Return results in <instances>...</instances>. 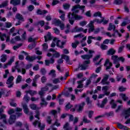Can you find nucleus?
<instances>
[{"mask_svg": "<svg viewBox=\"0 0 130 130\" xmlns=\"http://www.w3.org/2000/svg\"><path fill=\"white\" fill-rule=\"evenodd\" d=\"M48 13V12L47 11V10H41V9H38L36 11L37 15L41 16H42V15H45V14H47Z\"/></svg>", "mask_w": 130, "mask_h": 130, "instance_id": "16", "label": "nucleus"}, {"mask_svg": "<svg viewBox=\"0 0 130 130\" xmlns=\"http://www.w3.org/2000/svg\"><path fill=\"white\" fill-rule=\"evenodd\" d=\"M79 25H80V26H81L82 27H84V26H86V25H87V21H81L79 23Z\"/></svg>", "mask_w": 130, "mask_h": 130, "instance_id": "61", "label": "nucleus"}, {"mask_svg": "<svg viewBox=\"0 0 130 130\" xmlns=\"http://www.w3.org/2000/svg\"><path fill=\"white\" fill-rule=\"evenodd\" d=\"M73 105H71L70 103H68L66 106H65V110H66V111H68V110H70V109H71V108H72L73 107Z\"/></svg>", "mask_w": 130, "mask_h": 130, "instance_id": "38", "label": "nucleus"}, {"mask_svg": "<svg viewBox=\"0 0 130 130\" xmlns=\"http://www.w3.org/2000/svg\"><path fill=\"white\" fill-rule=\"evenodd\" d=\"M105 115H106L107 116H108V117L113 116V115H114V113H113V111H111L108 113H106Z\"/></svg>", "mask_w": 130, "mask_h": 130, "instance_id": "60", "label": "nucleus"}, {"mask_svg": "<svg viewBox=\"0 0 130 130\" xmlns=\"http://www.w3.org/2000/svg\"><path fill=\"white\" fill-rule=\"evenodd\" d=\"M119 96H120V97H121L122 100L124 102H126V101H127V100H128V98L127 96H126V94L125 93H120L119 94Z\"/></svg>", "mask_w": 130, "mask_h": 130, "instance_id": "26", "label": "nucleus"}, {"mask_svg": "<svg viewBox=\"0 0 130 130\" xmlns=\"http://www.w3.org/2000/svg\"><path fill=\"white\" fill-rule=\"evenodd\" d=\"M82 83H83V81L82 80L77 81V84H78V85L77 86L78 89H82V88L84 87V85Z\"/></svg>", "mask_w": 130, "mask_h": 130, "instance_id": "39", "label": "nucleus"}, {"mask_svg": "<svg viewBox=\"0 0 130 130\" xmlns=\"http://www.w3.org/2000/svg\"><path fill=\"white\" fill-rule=\"evenodd\" d=\"M118 56L113 55L111 56V59L113 60L114 63H116V62H118Z\"/></svg>", "mask_w": 130, "mask_h": 130, "instance_id": "34", "label": "nucleus"}, {"mask_svg": "<svg viewBox=\"0 0 130 130\" xmlns=\"http://www.w3.org/2000/svg\"><path fill=\"white\" fill-rule=\"evenodd\" d=\"M40 73L43 75V76H45L46 74V70H45V68H42L41 69Z\"/></svg>", "mask_w": 130, "mask_h": 130, "instance_id": "59", "label": "nucleus"}, {"mask_svg": "<svg viewBox=\"0 0 130 130\" xmlns=\"http://www.w3.org/2000/svg\"><path fill=\"white\" fill-rule=\"evenodd\" d=\"M51 114H52V115H54V117L55 118L56 117H57V111L55 110H52L51 111Z\"/></svg>", "mask_w": 130, "mask_h": 130, "instance_id": "51", "label": "nucleus"}, {"mask_svg": "<svg viewBox=\"0 0 130 130\" xmlns=\"http://www.w3.org/2000/svg\"><path fill=\"white\" fill-rule=\"evenodd\" d=\"M63 129L64 130H72L73 128L71 126H70V123L67 122L63 127Z\"/></svg>", "mask_w": 130, "mask_h": 130, "instance_id": "30", "label": "nucleus"}, {"mask_svg": "<svg viewBox=\"0 0 130 130\" xmlns=\"http://www.w3.org/2000/svg\"><path fill=\"white\" fill-rule=\"evenodd\" d=\"M68 116H69V122H71L72 121H74V115L73 114H68Z\"/></svg>", "mask_w": 130, "mask_h": 130, "instance_id": "54", "label": "nucleus"}, {"mask_svg": "<svg viewBox=\"0 0 130 130\" xmlns=\"http://www.w3.org/2000/svg\"><path fill=\"white\" fill-rule=\"evenodd\" d=\"M53 30L54 31L55 34H56V35H59V34H60V31L59 30V29H58V28L55 27L53 28Z\"/></svg>", "mask_w": 130, "mask_h": 130, "instance_id": "58", "label": "nucleus"}, {"mask_svg": "<svg viewBox=\"0 0 130 130\" xmlns=\"http://www.w3.org/2000/svg\"><path fill=\"white\" fill-rule=\"evenodd\" d=\"M83 31V27H78V26H75L73 29H72V33H77V32H82Z\"/></svg>", "mask_w": 130, "mask_h": 130, "instance_id": "17", "label": "nucleus"}, {"mask_svg": "<svg viewBox=\"0 0 130 130\" xmlns=\"http://www.w3.org/2000/svg\"><path fill=\"white\" fill-rule=\"evenodd\" d=\"M48 87H52V84L47 83L45 87H42L41 88V90L39 91V95H40V96H44V94H45V92H46L49 90V88Z\"/></svg>", "mask_w": 130, "mask_h": 130, "instance_id": "6", "label": "nucleus"}, {"mask_svg": "<svg viewBox=\"0 0 130 130\" xmlns=\"http://www.w3.org/2000/svg\"><path fill=\"white\" fill-rule=\"evenodd\" d=\"M68 77H70V74H69V72L66 73L64 78H63V77L61 76L60 78V80L61 81H63V80H67V78H68Z\"/></svg>", "mask_w": 130, "mask_h": 130, "instance_id": "52", "label": "nucleus"}, {"mask_svg": "<svg viewBox=\"0 0 130 130\" xmlns=\"http://www.w3.org/2000/svg\"><path fill=\"white\" fill-rule=\"evenodd\" d=\"M61 56V58L57 60V63H58V64H60L61 63H62L63 62V59H65L66 63L68 64H72V63H71V61L70 60V56L64 54H62Z\"/></svg>", "mask_w": 130, "mask_h": 130, "instance_id": "5", "label": "nucleus"}, {"mask_svg": "<svg viewBox=\"0 0 130 130\" xmlns=\"http://www.w3.org/2000/svg\"><path fill=\"white\" fill-rule=\"evenodd\" d=\"M10 74V72L9 71V70H5V74L3 75V78L4 79H7L8 78V75Z\"/></svg>", "mask_w": 130, "mask_h": 130, "instance_id": "57", "label": "nucleus"}, {"mask_svg": "<svg viewBox=\"0 0 130 130\" xmlns=\"http://www.w3.org/2000/svg\"><path fill=\"white\" fill-rule=\"evenodd\" d=\"M8 113L10 115L8 122L9 124H13L16 121V115L13 114V113H15V110L11 109L8 111Z\"/></svg>", "mask_w": 130, "mask_h": 130, "instance_id": "4", "label": "nucleus"}, {"mask_svg": "<svg viewBox=\"0 0 130 130\" xmlns=\"http://www.w3.org/2000/svg\"><path fill=\"white\" fill-rule=\"evenodd\" d=\"M54 59H53V58H51L50 60H48V59H46L45 60V65L47 67H49L50 63L53 64L54 63Z\"/></svg>", "mask_w": 130, "mask_h": 130, "instance_id": "20", "label": "nucleus"}, {"mask_svg": "<svg viewBox=\"0 0 130 130\" xmlns=\"http://www.w3.org/2000/svg\"><path fill=\"white\" fill-rule=\"evenodd\" d=\"M0 91L3 97H9L10 96V90L7 91L6 88H1Z\"/></svg>", "mask_w": 130, "mask_h": 130, "instance_id": "12", "label": "nucleus"}, {"mask_svg": "<svg viewBox=\"0 0 130 130\" xmlns=\"http://www.w3.org/2000/svg\"><path fill=\"white\" fill-rule=\"evenodd\" d=\"M23 44L22 43H20L17 44V45L16 46H14L13 48L14 50H17V49H18V48H20V47H21V46H22Z\"/></svg>", "mask_w": 130, "mask_h": 130, "instance_id": "49", "label": "nucleus"}, {"mask_svg": "<svg viewBox=\"0 0 130 130\" xmlns=\"http://www.w3.org/2000/svg\"><path fill=\"white\" fill-rule=\"evenodd\" d=\"M101 48L102 50H106V49H107V48H108V46H107L106 45H104V44H102L101 45Z\"/></svg>", "mask_w": 130, "mask_h": 130, "instance_id": "50", "label": "nucleus"}, {"mask_svg": "<svg viewBox=\"0 0 130 130\" xmlns=\"http://www.w3.org/2000/svg\"><path fill=\"white\" fill-rule=\"evenodd\" d=\"M49 75H51L52 77H53V78H55V77H56V74H55V70H51L50 72L49 73Z\"/></svg>", "mask_w": 130, "mask_h": 130, "instance_id": "42", "label": "nucleus"}, {"mask_svg": "<svg viewBox=\"0 0 130 130\" xmlns=\"http://www.w3.org/2000/svg\"><path fill=\"white\" fill-rule=\"evenodd\" d=\"M54 24H55L56 26H59L61 30L64 29V24L61 23V21L59 19L54 21Z\"/></svg>", "mask_w": 130, "mask_h": 130, "instance_id": "11", "label": "nucleus"}, {"mask_svg": "<svg viewBox=\"0 0 130 130\" xmlns=\"http://www.w3.org/2000/svg\"><path fill=\"white\" fill-rule=\"evenodd\" d=\"M130 24V19H128V16H126L124 18V21H123L121 24V27H125L126 25Z\"/></svg>", "mask_w": 130, "mask_h": 130, "instance_id": "13", "label": "nucleus"}, {"mask_svg": "<svg viewBox=\"0 0 130 130\" xmlns=\"http://www.w3.org/2000/svg\"><path fill=\"white\" fill-rule=\"evenodd\" d=\"M63 7L64 10H69L71 7V5H70V4H65L63 5Z\"/></svg>", "mask_w": 130, "mask_h": 130, "instance_id": "63", "label": "nucleus"}, {"mask_svg": "<svg viewBox=\"0 0 130 130\" xmlns=\"http://www.w3.org/2000/svg\"><path fill=\"white\" fill-rule=\"evenodd\" d=\"M23 100L28 103L30 101V96H28V94H25L23 97Z\"/></svg>", "mask_w": 130, "mask_h": 130, "instance_id": "46", "label": "nucleus"}, {"mask_svg": "<svg viewBox=\"0 0 130 130\" xmlns=\"http://www.w3.org/2000/svg\"><path fill=\"white\" fill-rule=\"evenodd\" d=\"M123 49H124V45L120 46L118 50V53H121V52L123 51Z\"/></svg>", "mask_w": 130, "mask_h": 130, "instance_id": "53", "label": "nucleus"}, {"mask_svg": "<svg viewBox=\"0 0 130 130\" xmlns=\"http://www.w3.org/2000/svg\"><path fill=\"white\" fill-rule=\"evenodd\" d=\"M123 113L124 115V118L125 119H126V118H128V117L130 116V108L124 110L123 111Z\"/></svg>", "mask_w": 130, "mask_h": 130, "instance_id": "21", "label": "nucleus"}, {"mask_svg": "<svg viewBox=\"0 0 130 130\" xmlns=\"http://www.w3.org/2000/svg\"><path fill=\"white\" fill-rule=\"evenodd\" d=\"M46 122L48 124H51V123L52 122V119H51V117L50 116H47V119H46Z\"/></svg>", "mask_w": 130, "mask_h": 130, "instance_id": "43", "label": "nucleus"}, {"mask_svg": "<svg viewBox=\"0 0 130 130\" xmlns=\"http://www.w3.org/2000/svg\"><path fill=\"white\" fill-rule=\"evenodd\" d=\"M7 59H8V58L7 57V55L3 54L1 56V61L2 62H6Z\"/></svg>", "mask_w": 130, "mask_h": 130, "instance_id": "36", "label": "nucleus"}, {"mask_svg": "<svg viewBox=\"0 0 130 130\" xmlns=\"http://www.w3.org/2000/svg\"><path fill=\"white\" fill-rule=\"evenodd\" d=\"M21 105L23 109V112L25 113V114H29V108H28V106L27 104H22Z\"/></svg>", "mask_w": 130, "mask_h": 130, "instance_id": "15", "label": "nucleus"}, {"mask_svg": "<svg viewBox=\"0 0 130 130\" xmlns=\"http://www.w3.org/2000/svg\"><path fill=\"white\" fill-rule=\"evenodd\" d=\"M15 57H16L15 56H13L10 58V60L7 62L9 66H11V64L14 62V61H15Z\"/></svg>", "mask_w": 130, "mask_h": 130, "instance_id": "37", "label": "nucleus"}, {"mask_svg": "<svg viewBox=\"0 0 130 130\" xmlns=\"http://www.w3.org/2000/svg\"><path fill=\"white\" fill-rule=\"evenodd\" d=\"M8 1H5L2 4H0V9H2V8H5L7 7L8 6Z\"/></svg>", "mask_w": 130, "mask_h": 130, "instance_id": "41", "label": "nucleus"}, {"mask_svg": "<svg viewBox=\"0 0 130 130\" xmlns=\"http://www.w3.org/2000/svg\"><path fill=\"white\" fill-rule=\"evenodd\" d=\"M29 107L32 110H36L37 109V105L34 104L29 105Z\"/></svg>", "mask_w": 130, "mask_h": 130, "instance_id": "48", "label": "nucleus"}, {"mask_svg": "<svg viewBox=\"0 0 130 130\" xmlns=\"http://www.w3.org/2000/svg\"><path fill=\"white\" fill-rule=\"evenodd\" d=\"M105 18L104 17L102 19H98L97 20V24H101L103 23V25H107V24H108V22H109V20H105Z\"/></svg>", "mask_w": 130, "mask_h": 130, "instance_id": "14", "label": "nucleus"}, {"mask_svg": "<svg viewBox=\"0 0 130 130\" xmlns=\"http://www.w3.org/2000/svg\"><path fill=\"white\" fill-rule=\"evenodd\" d=\"M26 93H27V94H29L30 95V96H34L35 94H37V91H35V90H27L25 91Z\"/></svg>", "mask_w": 130, "mask_h": 130, "instance_id": "32", "label": "nucleus"}, {"mask_svg": "<svg viewBox=\"0 0 130 130\" xmlns=\"http://www.w3.org/2000/svg\"><path fill=\"white\" fill-rule=\"evenodd\" d=\"M69 22L71 25H74L75 21H80L83 19V16L81 15H76L74 13H69L68 15Z\"/></svg>", "mask_w": 130, "mask_h": 130, "instance_id": "1", "label": "nucleus"}, {"mask_svg": "<svg viewBox=\"0 0 130 130\" xmlns=\"http://www.w3.org/2000/svg\"><path fill=\"white\" fill-rule=\"evenodd\" d=\"M114 26H116L115 25L113 24L112 23H110L109 24V27L108 28V31H111L113 30Z\"/></svg>", "mask_w": 130, "mask_h": 130, "instance_id": "40", "label": "nucleus"}, {"mask_svg": "<svg viewBox=\"0 0 130 130\" xmlns=\"http://www.w3.org/2000/svg\"><path fill=\"white\" fill-rule=\"evenodd\" d=\"M21 4V0H10V4L13 6H19Z\"/></svg>", "mask_w": 130, "mask_h": 130, "instance_id": "22", "label": "nucleus"}, {"mask_svg": "<svg viewBox=\"0 0 130 130\" xmlns=\"http://www.w3.org/2000/svg\"><path fill=\"white\" fill-rule=\"evenodd\" d=\"M117 127L120 129L128 130V128L127 127V126L123 125L119 122H117Z\"/></svg>", "mask_w": 130, "mask_h": 130, "instance_id": "23", "label": "nucleus"}, {"mask_svg": "<svg viewBox=\"0 0 130 130\" xmlns=\"http://www.w3.org/2000/svg\"><path fill=\"white\" fill-rule=\"evenodd\" d=\"M116 51L113 48H110L107 52V55H114Z\"/></svg>", "mask_w": 130, "mask_h": 130, "instance_id": "28", "label": "nucleus"}, {"mask_svg": "<svg viewBox=\"0 0 130 130\" xmlns=\"http://www.w3.org/2000/svg\"><path fill=\"white\" fill-rule=\"evenodd\" d=\"M83 121L84 123H91V120H88L87 118H86V116H83Z\"/></svg>", "mask_w": 130, "mask_h": 130, "instance_id": "47", "label": "nucleus"}, {"mask_svg": "<svg viewBox=\"0 0 130 130\" xmlns=\"http://www.w3.org/2000/svg\"><path fill=\"white\" fill-rule=\"evenodd\" d=\"M98 19H94L92 21H90V22L88 24L87 26H88L89 27H95V26L94 25V23L95 22L97 23Z\"/></svg>", "mask_w": 130, "mask_h": 130, "instance_id": "29", "label": "nucleus"}, {"mask_svg": "<svg viewBox=\"0 0 130 130\" xmlns=\"http://www.w3.org/2000/svg\"><path fill=\"white\" fill-rule=\"evenodd\" d=\"M16 19L17 20H19V21H22V22H24L25 20H24V17H23V15H22L20 13H17L15 16Z\"/></svg>", "mask_w": 130, "mask_h": 130, "instance_id": "27", "label": "nucleus"}, {"mask_svg": "<svg viewBox=\"0 0 130 130\" xmlns=\"http://www.w3.org/2000/svg\"><path fill=\"white\" fill-rule=\"evenodd\" d=\"M21 82H22V76L18 75L16 79V84H19V83H21Z\"/></svg>", "mask_w": 130, "mask_h": 130, "instance_id": "44", "label": "nucleus"}, {"mask_svg": "<svg viewBox=\"0 0 130 130\" xmlns=\"http://www.w3.org/2000/svg\"><path fill=\"white\" fill-rule=\"evenodd\" d=\"M79 68H81L80 71H85V70H87V68H88L87 65H85V64H80L79 65Z\"/></svg>", "mask_w": 130, "mask_h": 130, "instance_id": "35", "label": "nucleus"}, {"mask_svg": "<svg viewBox=\"0 0 130 130\" xmlns=\"http://www.w3.org/2000/svg\"><path fill=\"white\" fill-rule=\"evenodd\" d=\"M110 104L112 106L111 108H112L113 109L116 108V106H117V105L115 104V101L113 99L111 100Z\"/></svg>", "mask_w": 130, "mask_h": 130, "instance_id": "33", "label": "nucleus"}, {"mask_svg": "<svg viewBox=\"0 0 130 130\" xmlns=\"http://www.w3.org/2000/svg\"><path fill=\"white\" fill-rule=\"evenodd\" d=\"M28 48H30L31 49H33V48H35L36 47V44L34 43L32 44H30L28 45Z\"/></svg>", "mask_w": 130, "mask_h": 130, "instance_id": "55", "label": "nucleus"}, {"mask_svg": "<svg viewBox=\"0 0 130 130\" xmlns=\"http://www.w3.org/2000/svg\"><path fill=\"white\" fill-rule=\"evenodd\" d=\"M114 4H115V5L119 6V5H121V4H122V0H115Z\"/></svg>", "mask_w": 130, "mask_h": 130, "instance_id": "56", "label": "nucleus"}, {"mask_svg": "<svg viewBox=\"0 0 130 130\" xmlns=\"http://www.w3.org/2000/svg\"><path fill=\"white\" fill-rule=\"evenodd\" d=\"M21 53L23 54H25V55H27L26 57H25L26 60H27V61H34L35 60V58L34 56H30L29 55V54L27 53L26 52H25V51H21Z\"/></svg>", "mask_w": 130, "mask_h": 130, "instance_id": "10", "label": "nucleus"}, {"mask_svg": "<svg viewBox=\"0 0 130 130\" xmlns=\"http://www.w3.org/2000/svg\"><path fill=\"white\" fill-rule=\"evenodd\" d=\"M45 42H47V41H50L52 40V37H51V33L48 32V34L46 36H44Z\"/></svg>", "mask_w": 130, "mask_h": 130, "instance_id": "19", "label": "nucleus"}, {"mask_svg": "<svg viewBox=\"0 0 130 130\" xmlns=\"http://www.w3.org/2000/svg\"><path fill=\"white\" fill-rule=\"evenodd\" d=\"M55 52V53L53 54V56L54 57H55L56 58H58V57H59L60 56V54L56 52V51Z\"/></svg>", "mask_w": 130, "mask_h": 130, "instance_id": "62", "label": "nucleus"}, {"mask_svg": "<svg viewBox=\"0 0 130 130\" xmlns=\"http://www.w3.org/2000/svg\"><path fill=\"white\" fill-rule=\"evenodd\" d=\"M45 24V22L44 21V20H40L35 24V26H38L39 25H41V27H43Z\"/></svg>", "mask_w": 130, "mask_h": 130, "instance_id": "31", "label": "nucleus"}, {"mask_svg": "<svg viewBox=\"0 0 130 130\" xmlns=\"http://www.w3.org/2000/svg\"><path fill=\"white\" fill-rule=\"evenodd\" d=\"M22 125H23V123L21 122L17 121L15 124L16 126H19V127H22Z\"/></svg>", "mask_w": 130, "mask_h": 130, "instance_id": "64", "label": "nucleus"}, {"mask_svg": "<svg viewBox=\"0 0 130 130\" xmlns=\"http://www.w3.org/2000/svg\"><path fill=\"white\" fill-rule=\"evenodd\" d=\"M109 87L105 86L102 87V91H104V94H101L99 95V99L103 98L104 96H109L110 94V91H108Z\"/></svg>", "mask_w": 130, "mask_h": 130, "instance_id": "8", "label": "nucleus"}, {"mask_svg": "<svg viewBox=\"0 0 130 130\" xmlns=\"http://www.w3.org/2000/svg\"><path fill=\"white\" fill-rule=\"evenodd\" d=\"M14 79L15 78L13 76H9L6 81V85L9 89L11 88H13L14 87Z\"/></svg>", "mask_w": 130, "mask_h": 130, "instance_id": "7", "label": "nucleus"}, {"mask_svg": "<svg viewBox=\"0 0 130 130\" xmlns=\"http://www.w3.org/2000/svg\"><path fill=\"white\" fill-rule=\"evenodd\" d=\"M104 66V67H106V71H108V70L111 69L112 72H114V68H112L113 66L112 62H110L109 59H107L106 60Z\"/></svg>", "mask_w": 130, "mask_h": 130, "instance_id": "9", "label": "nucleus"}, {"mask_svg": "<svg viewBox=\"0 0 130 130\" xmlns=\"http://www.w3.org/2000/svg\"><path fill=\"white\" fill-rule=\"evenodd\" d=\"M85 105H86V103H85L84 102H83L79 104H76L75 105V108H71L70 111L71 112H75V111L76 110L77 112L78 113H82V112H83V110H84Z\"/></svg>", "mask_w": 130, "mask_h": 130, "instance_id": "2", "label": "nucleus"}, {"mask_svg": "<svg viewBox=\"0 0 130 130\" xmlns=\"http://www.w3.org/2000/svg\"><path fill=\"white\" fill-rule=\"evenodd\" d=\"M92 54H85L81 55V58H82L83 59H87V60H90V59L92 58Z\"/></svg>", "mask_w": 130, "mask_h": 130, "instance_id": "24", "label": "nucleus"}, {"mask_svg": "<svg viewBox=\"0 0 130 130\" xmlns=\"http://www.w3.org/2000/svg\"><path fill=\"white\" fill-rule=\"evenodd\" d=\"M85 6L84 5H77L73 7L72 9V14H74L75 16H79V15L77 14H79L80 11L79 10H77V9H79V10H81L82 11V14H84L85 13Z\"/></svg>", "mask_w": 130, "mask_h": 130, "instance_id": "3", "label": "nucleus"}, {"mask_svg": "<svg viewBox=\"0 0 130 130\" xmlns=\"http://www.w3.org/2000/svg\"><path fill=\"white\" fill-rule=\"evenodd\" d=\"M93 17H100V18H103L102 14H101V12H100V11L94 13L93 14Z\"/></svg>", "mask_w": 130, "mask_h": 130, "instance_id": "45", "label": "nucleus"}, {"mask_svg": "<svg viewBox=\"0 0 130 130\" xmlns=\"http://www.w3.org/2000/svg\"><path fill=\"white\" fill-rule=\"evenodd\" d=\"M108 101V100L107 99V98H106L103 100L102 104L101 105L100 104H98V106L99 107H100L101 108H104V107L105 106L106 103H107Z\"/></svg>", "mask_w": 130, "mask_h": 130, "instance_id": "18", "label": "nucleus"}, {"mask_svg": "<svg viewBox=\"0 0 130 130\" xmlns=\"http://www.w3.org/2000/svg\"><path fill=\"white\" fill-rule=\"evenodd\" d=\"M40 96V99L42 101V103H41L40 105L41 106H43V105H44V106H47V104H48V103L45 101V99H44V96Z\"/></svg>", "mask_w": 130, "mask_h": 130, "instance_id": "25", "label": "nucleus"}]
</instances>
